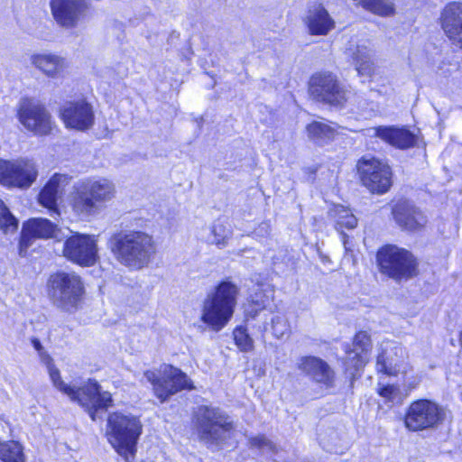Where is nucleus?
I'll return each mask as SVG.
<instances>
[{
    "instance_id": "obj_1",
    "label": "nucleus",
    "mask_w": 462,
    "mask_h": 462,
    "mask_svg": "<svg viewBox=\"0 0 462 462\" xmlns=\"http://www.w3.org/2000/svg\"><path fill=\"white\" fill-rule=\"evenodd\" d=\"M107 245L121 265L134 271L148 267L157 253L154 238L143 231L116 232L110 236Z\"/></svg>"
},
{
    "instance_id": "obj_2",
    "label": "nucleus",
    "mask_w": 462,
    "mask_h": 462,
    "mask_svg": "<svg viewBox=\"0 0 462 462\" xmlns=\"http://www.w3.org/2000/svg\"><path fill=\"white\" fill-rule=\"evenodd\" d=\"M115 183L104 177H89L78 181L70 196L73 213L82 220H89L101 213L116 197Z\"/></svg>"
},
{
    "instance_id": "obj_3",
    "label": "nucleus",
    "mask_w": 462,
    "mask_h": 462,
    "mask_svg": "<svg viewBox=\"0 0 462 462\" xmlns=\"http://www.w3.org/2000/svg\"><path fill=\"white\" fill-rule=\"evenodd\" d=\"M48 371L56 389L66 394L72 402H77L89 414L92 420L99 416V411H106L112 405L113 399L109 392L101 391L97 381L88 379L82 386H71L61 380L60 373L50 360Z\"/></svg>"
},
{
    "instance_id": "obj_4",
    "label": "nucleus",
    "mask_w": 462,
    "mask_h": 462,
    "mask_svg": "<svg viewBox=\"0 0 462 462\" xmlns=\"http://www.w3.org/2000/svg\"><path fill=\"white\" fill-rule=\"evenodd\" d=\"M238 288L228 281L221 282L204 299L200 319L214 331H220L232 319Z\"/></svg>"
},
{
    "instance_id": "obj_5",
    "label": "nucleus",
    "mask_w": 462,
    "mask_h": 462,
    "mask_svg": "<svg viewBox=\"0 0 462 462\" xmlns=\"http://www.w3.org/2000/svg\"><path fill=\"white\" fill-rule=\"evenodd\" d=\"M47 292L52 305L66 313H75L83 300L84 284L74 272L58 271L47 282Z\"/></svg>"
},
{
    "instance_id": "obj_6",
    "label": "nucleus",
    "mask_w": 462,
    "mask_h": 462,
    "mask_svg": "<svg viewBox=\"0 0 462 462\" xmlns=\"http://www.w3.org/2000/svg\"><path fill=\"white\" fill-rule=\"evenodd\" d=\"M193 421L199 440L208 447L225 442L234 430L230 417L217 407H198L194 412Z\"/></svg>"
},
{
    "instance_id": "obj_7",
    "label": "nucleus",
    "mask_w": 462,
    "mask_h": 462,
    "mask_svg": "<svg viewBox=\"0 0 462 462\" xmlns=\"http://www.w3.org/2000/svg\"><path fill=\"white\" fill-rule=\"evenodd\" d=\"M142 433L140 420L131 415L115 412L107 420V436L111 445L125 461L134 458L137 439Z\"/></svg>"
},
{
    "instance_id": "obj_8",
    "label": "nucleus",
    "mask_w": 462,
    "mask_h": 462,
    "mask_svg": "<svg viewBox=\"0 0 462 462\" xmlns=\"http://www.w3.org/2000/svg\"><path fill=\"white\" fill-rule=\"evenodd\" d=\"M380 272L389 278L402 282L415 277L418 273V263L408 250L394 245H386L376 254Z\"/></svg>"
},
{
    "instance_id": "obj_9",
    "label": "nucleus",
    "mask_w": 462,
    "mask_h": 462,
    "mask_svg": "<svg viewBox=\"0 0 462 462\" xmlns=\"http://www.w3.org/2000/svg\"><path fill=\"white\" fill-rule=\"evenodd\" d=\"M443 407L429 399L411 402L404 415V425L410 431H422L437 428L445 420Z\"/></svg>"
},
{
    "instance_id": "obj_10",
    "label": "nucleus",
    "mask_w": 462,
    "mask_h": 462,
    "mask_svg": "<svg viewBox=\"0 0 462 462\" xmlns=\"http://www.w3.org/2000/svg\"><path fill=\"white\" fill-rule=\"evenodd\" d=\"M38 177V168L33 160L17 158L0 159V184L7 188L28 189Z\"/></svg>"
},
{
    "instance_id": "obj_11",
    "label": "nucleus",
    "mask_w": 462,
    "mask_h": 462,
    "mask_svg": "<svg viewBox=\"0 0 462 462\" xmlns=\"http://www.w3.org/2000/svg\"><path fill=\"white\" fill-rule=\"evenodd\" d=\"M144 377L152 384L153 392L162 402L180 391L194 388L188 375L180 369L171 365L164 368L162 377H158L153 371H146Z\"/></svg>"
},
{
    "instance_id": "obj_12",
    "label": "nucleus",
    "mask_w": 462,
    "mask_h": 462,
    "mask_svg": "<svg viewBox=\"0 0 462 462\" xmlns=\"http://www.w3.org/2000/svg\"><path fill=\"white\" fill-rule=\"evenodd\" d=\"M309 91L317 101L333 106H343L347 100V90L330 72L314 74L310 79Z\"/></svg>"
},
{
    "instance_id": "obj_13",
    "label": "nucleus",
    "mask_w": 462,
    "mask_h": 462,
    "mask_svg": "<svg viewBox=\"0 0 462 462\" xmlns=\"http://www.w3.org/2000/svg\"><path fill=\"white\" fill-rule=\"evenodd\" d=\"M63 244V255L66 259L80 266H92L98 259L97 240L95 236L73 233Z\"/></svg>"
},
{
    "instance_id": "obj_14",
    "label": "nucleus",
    "mask_w": 462,
    "mask_h": 462,
    "mask_svg": "<svg viewBox=\"0 0 462 462\" xmlns=\"http://www.w3.org/2000/svg\"><path fill=\"white\" fill-rule=\"evenodd\" d=\"M19 122L36 135L50 134L53 128L51 116L40 102L23 98L17 110Z\"/></svg>"
},
{
    "instance_id": "obj_15",
    "label": "nucleus",
    "mask_w": 462,
    "mask_h": 462,
    "mask_svg": "<svg viewBox=\"0 0 462 462\" xmlns=\"http://www.w3.org/2000/svg\"><path fill=\"white\" fill-rule=\"evenodd\" d=\"M357 171L361 181L374 193H385L392 186L390 167L374 157H363L357 162Z\"/></svg>"
},
{
    "instance_id": "obj_16",
    "label": "nucleus",
    "mask_w": 462,
    "mask_h": 462,
    "mask_svg": "<svg viewBox=\"0 0 462 462\" xmlns=\"http://www.w3.org/2000/svg\"><path fill=\"white\" fill-rule=\"evenodd\" d=\"M60 116L65 126L77 131H87L95 123L93 106L84 97L64 102L60 107Z\"/></svg>"
},
{
    "instance_id": "obj_17",
    "label": "nucleus",
    "mask_w": 462,
    "mask_h": 462,
    "mask_svg": "<svg viewBox=\"0 0 462 462\" xmlns=\"http://www.w3.org/2000/svg\"><path fill=\"white\" fill-rule=\"evenodd\" d=\"M50 6L55 22L67 29L76 27L87 10L86 0H51Z\"/></svg>"
},
{
    "instance_id": "obj_18",
    "label": "nucleus",
    "mask_w": 462,
    "mask_h": 462,
    "mask_svg": "<svg viewBox=\"0 0 462 462\" xmlns=\"http://www.w3.org/2000/svg\"><path fill=\"white\" fill-rule=\"evenodd\" d=\"M57 226L46 218H32L23 226L19 242L20 255L23 256L31 245L32 238L58 237Z\"/></svg>"
},
{
    "instance_id": "obj_19",
    "label": "nucleus",
    "mask_w": 462,
    "mask_h": 462,
    "mask_svg": "<svg viewBox=\"0 0 462 462\" xmlns=\"http://www.w3.org/2000/svg\"><path fill=\"white\" fill-rule=\"evenodd\" d=\"M396 224L403 230L417 231L427 224V217L408 200H400L393 208Z\"/></svg>"
},
{
    "instance_id": "obj_20",
    "label": "nucleus",
    "mask_w": 462,
    "mask_h": 462,
    "mask_svg": "<svg viewBox=\"0 0 462 462\" xmlns=\"http://www.w3.org/2000/svg\"><path fill=\"white\" fill-rule=\"evenodd\" d=\"M299 368L325 389L335 386L336 373L323 359L317 356L302 357Z\"/></svg>"
},
{
    "instance_id": "obj_21",
    "label": "nucleus",
    "mask_w": 462,
    "mask_h": 462,
    "mask_svg": "<svg viewBox=\"0 0 462 462\" xmlns=\"http://www.w3.org/2000/svg\"><path fill=\"white\" fill-rule=\"evenodd\" d=\"M70 180L71 177L67 174L55 173L41 190L39 202L50 210L51 217L60 215L57 201Z\"/></svg>"
},
{
    "instance_id": "obj_22",
    "label": "nucleus",
    "mask_w": 462,
    "mask_h": 462,
    "mask_svg": "<svg viewBox=\"0 0 462 462\" xmlns=\"http://www.w3.org/2000/svg\"><path fill=\"white\" fill-rule=\"evenodd\" d=\"M441 25L452 43L462 49V3L453 2L444 8Z\"/></svg>"
},
{
    "instance_id": "obj_23",
    "label": "nucleus",
    "mask_w": 462,
    "mask_h": 462,
    "mask_svg": "<svg viewBox=\"0 0 462 462\" xmlns=\"http://www.w3.org/2000/svg\"><path fill=\"white\" fill-rule=\"evenodd\" d=\"M371 350V339L365 331L356 334L353 348L346 351L345 361L346 371L355 376V372L362 368L367 361V354Z\"/></svg>"
},
{
    "instance_id": "obj_24",
    "label": "nucleus",
    "mask_w": 462,
    "mask_h": 462,
    "mask_svg": "<svg viewBox=\"0 0 462 462\" xmlns=\"http://www.w3.org/2000/svg\"><path fill=\"white\" fill-rule=\"evenodd\" d=\"M32 64L50 79H60L69 67L66 58L54 52L35 53L31 57Z\"/></svg>"
},
{
    "instance_id": "obj_25",
    "label": "nucleus",
    "mask_w": 462,
    "mask_h": 462,
    "mask_svg": "<svg viewBox=\"0 0 462 462\" xmlns=\"http://www.w3.org/2000/svg\"><path fill=\"white\" fill-rule=\"evenodd\" d=\"M370 136L379 137L399 149H408L416 143L415 135L407 129L395 126H378L368 130Z\"/></svg>"
},
{
    "instance_id": "obj_26",
    "label": "nucleus",
    "mask_w": 462,
    "mask_h": 462,
    "mask_svg": "<svg viewBox=\"0 0 462 462\" xmlns=\"http://www.w3.org/2000/svg\"><path fill=\"white\" fill-rule=\"evenodd\" d=\"M404 350L400 346L383 349L377 356L376 369L388 375L406 373L404 370Z\"/></svg>"
},
{
    "instance_id": "obj_27",
    "label": "nucleus",
    "mask_w": 462,
    "mask_h": 462,
    "mask_svg": "<svg viewBox=\"0 0 462 462\" xmlns=\"http://www.w3.org/2000/svg\"><path fill=\"white\" fill-rule=\"evenodd\" d=\"M310 140L318 145H324L334 139L337 134V125L326 120L313 121L306 126Z\"/></svg>"
},
{
    "instance_id": "obj_28",
    "label": "nucleus",
    "mask_w": 462,
    "mask_h": 462,
    "mask_svg": "<svg viewBox=\"0 0 462 462\" xmlns=\"http://www.w3.org/2000/svg\"><path fill=\"white\" fill-rule=\"evenodd\" d=\"M328 217L333 220L335 228L341 233L344 245H346V235L343 229H354L357 226V218L347 208L335 205L328 211Z\"/></svg>"
},
{
    "instance_id": "obj_29",
    "label": "nucleus",
    "mask_w": 462,
    "mask_h": 462,
    "mask_svg": "<svg viewBox=\"0 0 462 462\" xmlns=\"http://www.w3.org/2000/svg\"><path fill=\"white\" fill-rule=\"evenodd\" d=\"M308 20L311 34L325 35L333 27V21L319 4H315L312 9H310Z\"/></svg>"
},
{
    "instance_id": "obj_30",
    "label": "nucleus",
    "mask_w": 462,
    "mask_h": 462,
    "mask_svg": "<svg viewBox=\"0 0 462 462\" xmlns=\"http://www.w3.org/2000/svg\"><path fill=\"white\" fill-rule=\"evenodd\" d=\"M232 236L233 230L230 224L225 219L218 218L210 226V233L207 242L219 249H223L228 245Z\"/></svg>"
},
{
    "instance_id": "obj_31",
    "label": "nucleus",
    "mask_w": 462,
    "mask_h": 462,
    "mask_svg": "<svg viewBox=\"0 0 462 462\" xmlns=\"http://www.w3.org/2000/svg\"><path fill=\"white\" fill-rule=\"evenodd\" d=\"M356 69L361 76L371 77L374 71V63L371 60L372 53L365 46H356V50H349Z\"/></svg>"
},
{
    "instance_id": "obj_32",
    "label": "nucleus",
    "mask_w": 462,
    "mask_h": 462,
    "mask_svg": "<svg viewBox=\"0 0 462 462\" xmlns=\"http://www.w3.org/2000/svg\"><path fill=\"white\" fill-rule=\"evenodd\" d=\"M0 460L2 462H24L22 446L15 441L3 442L0 446Z\"/></svg>"
},
{
    "instance_id": "obj_33",
    "label": "nucleus",
    "mask_w": 462,
    "mask_h": 462,
    "mask_svg": "<svg viewBox=\"0 0 462 462\" xmlns=\"http://www.w3.org/2000/svg\"><path fill=\"white\" fill-rule=\"evenodd\" d=\"M356 5H361L365 9L374 14L388 16L393 14V5L390 0H353Z\"/></svg>"
},
{
    "instance_id": "obj_34",
    "label": "nucleus",
    "mask_w": 462,
    "mask_h": 462,
    "mask_svg": "<svg viewBox=\"0 0 462 462\" xmlns=\"http://www.w3.org/2000/svg\"><path fill=\"white\" fill-rule=\"evenodd\" d=\"M18 228L17 218L10 212L3 200L0 199V230L5 234H13Z\"/></svg>"
},
{
    "instance_id": "obj_35",
    "label": "nucleus",
    "mask_w": 462,
    "mask_h": 462,
    "mask_svg": "<svg viewBox=\"0 0 462 462\" xmlns=\"http://www.w3.org/2000/svg\"><path fill=\"white\" fill-rule=\"evenodd\" d=\"M378 393L389 402L398 403L402 402V393L396 385H383L378 388Z\"/></svg>"
},
{
    "instance_id": "obj_36",
    "label": "nucleus",
    "mask_w": 462,
    "mask_h": 462,
    "mask_svg": "<svg viewBox=\"0 0 462 462\" xmlns=\"http://www.w3.org/2000/svg\"><path fill=\"white\" fill-rule=\"evenodd\" d=\"M234 339L236 346L242 351H248L252 348V339L250 338L245 328H236L234 331Z\"/></svg>"
},
{
    "instance_id": "obj_37",
    "label": "nucleus",
    "mask_w": 462,
    "mask_h": 462,
    "mask_svg": "<svg viewBox=\"0 0 462 462\" xmlns=\"http://www.w3.org/2000/svg\"><path fill=\"white\" fill-rule=\"evenodd\" d=\"M249 443L251 447L257 448L259 449H273V443L267 439L264 436H256L253 437L249 439Z\"/></svg>"
},
{
    "instance_id": "obj_38",
    "label": "nucleus",
    "mask_w": 462,
    "mask_h": 462,
    "mask_svg": "<svg viewBox=\"0 0 462 462\" xmlns=\"http://www.w3.org/2000/svg\"><path fill=\"white\" fill-rule=\"evenodd\" d=\"M420 383V377L419 375H412L405 379L404 387L408 393L415 390Z\"/></svg>"
},
{
    "instance_id": "obj_39",
    "label": "nucleus",
    "mask_w": 462,
    "mask_h": 462,
    "mask_svg": "<svg viewBox=\"0 0 462 462\" xmlns=\"http://www.w3.org/2000/svg\"><path fill=\"white\" fill-rule=\"evenodd\" d=\"M32 344L33 346V347L38 351H42V343L40 342V340L38 338H32Z\"/></svg>"
},
{
    "instance_id": "obj_40",
    "label": "nucleus",
    "mask_w": 462,
    "mask_h": 462,
    "mask_svg": "<svg viewBox=\"0 0 462 462\" xmlns=\"http://www.w3.org/2000/svg\"><path fill=\"white\" fill-rule=\"evenodd\" d=\"M269 228V226L265 223H263L262 225L259 226L258 229L256 232H260L261 230H265L267 231V229Z\"/></svg>"
},
{
    "instance_id": "obj_41",
    "label": "nucleus",
    "mask_w": 462,
    "mask_h": 462,
    "mask_svg": "<svg viewBox=\"0 0 462 462\" xmlns=\"http://www.w3.org/2000/svg\"><path fill=\"white\" fill-rule=\"evenodd\" d=\"M253 301H254L256 303V305H258L259 307H263L264 308L265 307V303H264V300H253Z\"/></svg>"
},
{
    "instance_id": "obj_42",
    "label": "nucleus",
    "mask_w": 462,
    "mask_h": 462,
    "mask_svg": "<svg viewBox=\"0 0 462 462\" xmlns=\"http://www.w3.org/2000/svg\"><path fill=\"white\" fill-rule=\"evenodd\" d=\"M273 328L275 329V326H276L275 324H276V322H275V320H274V319H273Z\"/></svg>"
},
{
    "instance_id": "obj_43",
    "label": "nucleus",
    "mask_w": 462,
    "mask_h": 462,
    "mask_svg": "<svg viewBox=\"0 0 462 462\" xmlns=\"http://www.w3.org/2000/svg\"><path fill=\"white\" fill-rule=\"evenodd\" d=\"M3 442H0V446L2 445Z\"/></svg>"
}]
</instances>
